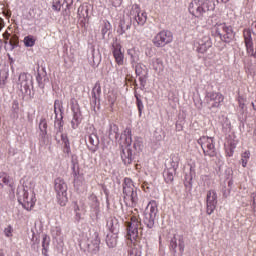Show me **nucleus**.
<instances>
[{"mask_svg":"<svg viewBox=\"0 0 256 256\" xmlns=\"http://www.w3.org/2000/svg\"><path fill=\"white\" fill-rule=\"evenodd\" d=\"M126 226V239L129 247L127 256H141V248L133 242L139 238V229H141V218H139V215H132L130 222H126Z\"/></svg>","mask_w":256,"mask_h":256,"instance_id":"f257e3e1","label":"nucleus"},{"mask_svg":"<svg viewBox=\"0 0 256 256\" xmlns=\"http://www.w3.org/2000/svg\"><path fill=\"white\" fill-rule=\"evenodd\" d=\"M215 9V4L211 0H192L188 6V11L195 19H205L209 13Z\"/></svg>","mask_w":256,"mask_h":256,"instance_id":"f03ea898","label":"nucleus"},{"mask_svg":"<svg viewBox=\"0 0 256 256\" xmlns=\"http://www.w3.org/2000/svg\"><path fill=\"white\" fill-rule=\"evenodd\" d=\"M212 37L220 38V41L224 43H231L235 34L233 33V27L227 25L225 22H217L210 28Z\"/></svg>","mask_w":256,"mask_h":256,"instance_id":"7ed1b4c3","label":"nucleus"},{"mask_svg":"<svg viewBox=\"0 0 256 256\" xmlns=\"http://www.w3.org/2000/svg\"><path fill=\"white\" fill-rule=\"evenodd\" d=\"M122 197L127 207L137 206L139 196L137 195V188H135V184L131 178H124Z\"/></svg>","mask_w":256,"mask_h":256,"instance_id":"20e7f679","label":"nucleus"},{"mask_svg":"<svg viewBox=\"0 0 256 256\" xmlns=\"http://www.w3.org/2000/svg\"><path fill=\"white\" fill-rule=\"evenodd\" d=\"M18 201L26 209V211H31L35 204L37 203V195L33 188L25 187L22 191L18 192Z\"/></svg>","mask_w":256,"mask_h":256,"instance_id":"39448f33","label":"nucleus"},{"mask_svg":"<svg viewBox=\"0 0 256 256\" xmlns=\"http://www.w3.org/2000/svg\"><path fill=\"white\" fill-rule=\"evenodd\" d=\"M67 183L63 178H56L54 182V191L56 193V201L60 207H65L69 203V197L67 196Z\"/></svg>","mask_w":256,"mask_h":256,"instance_id":"423d86ee","label":"nucleus"},{"mask_svg":"<svg viewBox=\"0 0 256 256\" xmlns=\"http://www.w3.org/2000/svg\"><path fill=\"white\" fill-rule=\"evenodd\" d=\"M204 101L208 106V109H219L225 101V96L221 92L210 91L206 92Z\"/></svg>","mask_w":256,"mask_h":256,"instance_id":"0eeeda50","label":"nucleus"},{"mask_svg":"<svg viewBox=\"0 0 256 256\" xmlns=\"http://www.w3.org/2000/svg\"><path fill=\"white\" fill-rule=\"evenodd\" d=\"M198 145L201 146L206 157H215V155H217V151L215 150V141L213 138L202 136L198 139Z\"/></svg>","mask_w":256,"mask_h":256,"instance_id":"6e6552de","label":"nucleus"},{"mask_svg":"<svg viewBox=\"0 0 256 256\" xmlns=\"http://www.w3.org/2000/svg\"><path fill=\"white\" fill-rule=\"evenodd\" d=\"M173 42V34L168 30H162L159 33H157L152 43L154 47H165V45H169V43Z\"/></svg>","mask_w":256,"mask_h":256,"instance_id":"1a4fd4ad","label":"nucleus"},{"mask_svg":"<svg viewBox=\"0 0 256 256\" xmlns=\"http://www.w3.org/2000/svg\"><path fill=\"white\" fill-rule=\"evenodd\" d=\"M194 47L197 53H201L202 55L207 53V51H209V49L213 47V42L211 41V37L207 35L199 37L194 42Z\"/></svg>","mask_w":256,"mask_h":256,"instance_id":"9d476101","label":"nucleus"},{"mask_svg":"<svg viewBox=\"0 0 256 256\" xmlns=\"http://www.w3.org/2000/svg\"><path fill=\"white\" fill-rule=\"evenodd\" d=\"M217 191L211 189L206 193V213L207 215H213L215 209H217Z\"/></svg>","mask_w":256,"mask_h":256,"instance_id":"9b49d317","label":"nucleus"},{"mask_svg":"<svg viewBox=\"0 0 256 256\" xmlns=\"http://www.w3.org/2000/svg\"><path fill=\"white\" fill-rule=\"evenodd\" d=\"M130 16L132 19H134V21H136L137 25L143 26L145 23H147V12L142 11L138 4L132 6Z\"/></svg>","mask_w":256,"mask_h":256,"instance_id":"f8f14e48","label":"nucleus"},{"mask_svg":"<svg viewBox=\"0 0 256 256\" xmlns=\"http://www.w3.org/2000/svg\"><path fill=\"white\" fill-rule=\"evenodd\" d=\"M108 227L110 229V233L106 236V244L110 249L117 247V239L119 236L117 235V229H119V224L113 225V221L108 223Z\"/></svg>","mask_w":256,"mask_h":256,"instance_id":"ddd939ff","label":"nucleus"},{"mask_svg":"<svg viewBox=\"0 0 256 256\" xmlns=\"http://www.w3.org/2000/svg\"><path fill=\"white\" fill-rule=\"evenodd\" d=\"M112 55L114 57L116 65H118L119 67L125 65V51H123V46H121V44H112Z\"/></svg>","mask_w":256,"mask_h":256,"instance_id":"4468645a","label":"nucleus"},{"mask_svg":"<svg viewBox=\"0 0 256 256\" xmlns=\"http://www.w3.org/2000/svg\"><path fill=\"white\" fill-rule=\"evenodd\" d=\"M152 69L157 73V75H161L163 71H165V64L163 63L162 58H153L151 61Z\"/></svg>","mask_w":256,"mask_h":256,"instance_id":"2eb2a0df","label":"nucleus"},{"mask_svg":"<svg viewBox=\"0 0 256 256\" xmlns=\"http://www.w3.org/2000/svg\"><path fill=\"white\" fill-rule=\"evenodd\" d=\"M244 43L246 47V53H251L253 47V36L249 29H244L243 31Z\"/></svg>","mask_w":256,"mask_h":256,"instance_id":"dca6fc26","label":"nucleus"},{"mask_svg":"<svg viewBox=\"0 0 256 256\" xmlns=\"http://www.w3.org/2000/svg\"><path fill=\"white\" fill-rule=\"evenodd\" d=\"M87 141H88V144H87L88 149L92 151V153H95V151H97L99 147V137H97V135L95 134H90L88 135Z\"/></svg>","mask_w":256,"mask_h":256,"instance_id":"f3484780","label":"nucleus"},{"mask_svg":"<svg viewBox=\"0 0 256 256\" xmlns=\"http://www.w3.org/2000/svg\"><path fill=\"white\" fill-rule=\"evenodd\" d=\"M121 159L124 165H131L133 163V151L131 148H124L122 150Z\"/></svg>","mask_w":256,"mask_h":256,"instance_id":"a211bd4d","label":"nucleus"},{"mask_svg":"<svg viewBox=\"0 0 256 256\" xmlns=\"http://www.w3.org/2000/svg\"><path fill=\"white\" fill-rule=\"evenodd\" d=\"M165 183H172L175 179V168H167L163 173Z\"/></svg>","mask_w":256,"mask_h":256,"instance_id":"6ab92c4d","label":"nucleus"},{"mask_svg":"<svg viewBox=\"0 0 256 256\" xmlns=\"http://www.w3.org/2000/svg\"><path fill=\"white\" fill-rule=\"evenodd\" d=\"M159 204L157 203V201L155 200H151L148 205H147V209H149V214L148 215H152V217H157V213H159Z\"/></svg>","mask_w":256,"mask_h":256,"instance_id":"aec40b11","label":"nucleus"},{"mask_svg":"<svg viewBox=\"0 0 256 256\" xmlns=\"http://www.w3.org/2000/svg\"><path fill=\"white\" fill-rule=\"evenodd\" d=\"M71 170H72V176L74 177V185L77 183V180L79 179L80 175V169H79V162L73 160L71 163Z\"/></svg>","mask_w":256,"mask_h":256,"instance_id":"412c9836","label":"nucleus"},{"mask_svg":"<svg viewBox=\"0 0 256 256\" xmlns=\"http://www.w3.org/2000/svg\"><path fill=\"white\" fill-rule=\"evenodd\" d=\"M61 141L64 145L63 152L69 155V153H71V144L69 143V138L67 137V134L61 135Z\"/></svg>","mask_w":256,"mask_h":256,"instance_id":"4be33fe9","label":"nucleus"},{"mask_svg":"<svg viewBox=\"0 0 256 256\" xmlns=\"http://www.w3.org/2000/svg\"><path fill=\"white\" fill-rule=\"evenodd\" d=\"M29 77L27 76V73L23 72L19 75L18 83L21 85V87H24V89H27L29 87Z\"/></svg>","mask_w":256,"mask_h":256,"instance_id":"5701e85b","label":"nucleus"},{"mask_svg":"<svg viewBox=\"0 0 256 256\" xmlns=\"http://www.w3.org/2000/svg\"><path fill=\"white\" fill-rule=\"evenodd\" d=\"M92 97L97 101L101 97V82L97 81L92 89Z\"/></svg>","mask_w":256,"mask_h":256,"instance_id":"b1692460","label":"nucleus"},{"mask_svg":"<svg viewBox=\"0 0 256 256\" xmlns=\"http://www.w3.org/2000/svg\"><path fill=\"white\" fill-rule=\"evenodd\" d=\"M36 42H37V38L33 35L25 36L23 40L25 47H35Z\"/></svg>","mask_w":256,"mask_h":256,"instance_id":"393cba45","label":"nucleus"},{"mask_svg":"<svg viewBox=\"0 0 256 256\" xmlns=\"http://www.w3.org/2000/svg\"><path fill=\"white\" fill-rule=\"evenodd\" d=\"M157 216H153L151 214L146 215L144 219L145 225L148 227V229H153L155 227V219Z\"/></svg>","mask_w":256,"mask_h":256,"instance_id":"a878e982","label":"nucleus"},{"mask_svg":"<svg viewBox=\"0 0 256 256\" xmlns=\"http://www.w3.org/2000/svg\"><path fill=\"white\" fill-rule=\"evenodd\" d=\"M0 185L3 187V185H7L11 189H13V182H11V178L7 174H3L0 176Z\"/></svg>","mask_w":256,"mask_h":256,"instance_id":"bb28decb","label":"nucleus"},{"mask_svg":"<svg viewBox=\"0 0 256 256\" xmlns=\"http://www.w3.org/2000/svg\"><path fill=\"white\" fill-rule=\"evenodd\" d=\"M79 125H81V114L75 112L73 114V119L71 121V127H72V129H77V127H79Z\"/></svg>","mask_w":256,"mask_h":256,"instance_id":"cd10ccee","label":"nucleus"},{"mask_svg":"<svg viewBox=\"0 0 256 256\" xmlns=\"http://www.w3.org/2000/svg\"><path fill=\"white\" fill-rule=\"evenodd\" d=\"M78 17L85 19L89 17V9L83 5L79 6L78 8Z\"/></svg>","mask_w":256,"mask_h":256,"instance_id":"c85d7f7f","label":"nucleus"},{"mask_svg":"<svg viewBox=\"0 0 256 256\" xmlns=\"http://www.w3.org/2000/svg\"><path fill=\"white\" fill-rule=\"evenodd\" d=\"M7 79H9V74L7 72H0V89H5Z\"/></svg>","mask_w":256,"mask_h":256,"instance_id":"c756f323","label":"nucleus"},{"mask_svg":"<svg viewBox=\"0 0 256 256\" xmlns=\"http://www.w3.org/2000/svg\"><path fill=\"white\" fill-rule=\"evenodd\" d=\"M111 28H112L111 22L105 20L101 28V34L103 35V37H105V35H107L109 31H111Z\"/></svg>","mask_w":256,"mask_h":256,"instance_id":"7c9ffc66","label":"nucleus"},{"mask_svg":"<svg viewBox=\"0 0 256 256\" xmlns=\"http://www.w3.org/2000/svg\"><path fill=\"white\" fill-rule=\"evenodd\" d=\"M107 101L110 104V107H113V105H115V102L117 101V92H109L107 96Z\"/></svg>","mask_w":256,"mask_h":256,"instance_id":"2f4dec72","label":"nucleus"},{"mask_svg":"<svg viewBox=\"0 0 256 256\" xmlns=\"http://www.w3.org/2000/svg\"><path fill=\"white\" fill-rule=\"evenodd\" d=\"M250 157H251V152H249V150L242 153L241 155L242 167H247V163H249Z\"/></svg>","mask_w":256,"mask_h":256,"instance_id":"473e14b6","label":"nucleus"},{"mask_svg":"<svg viewBox=\"0 0 256 256\" xmlns=\"http://www.w3.org/2000/svg\"><path fill=\"white\" fill-rule=\"evenodd\" d=\"M51 233L54 239H58V237H61V235H63V230L61 229V226H56L52 229Z\"/></svg>","mask_w":256,"mask_h":256,"instance_id":"72a5a7b5","label":"nucleus"},{"mask_svg":"<svg viewBox=\"0 0 256 256\" xmlns=\"http://www.w3.org/2000/svg\"><path fill=\"white\" fill-rule=\"evenodd\" d=\"M9 44L11 45L12 49H15V47H18V45H19V36H17L16 34H13L10 37Z\"/></svg>","mask_w":256,"mask_h":256,"instance_id":"f704fd0d","label":"nucleus"},{"mask_svg":"<svg viewBox=\"0 0 256 256\" xmlns=\"http://www.w3.org/2000/svg\"><path fill=\"white\" fill-rule=\"evenodd\" d=\"M87 249L90 253H97L99 251V240H95L93 245L88 244Z\"/></svg>","mask_w":256,"mask_h":256,"instance_id":"c9c22d12","label":"nucleus"},{"mask_svg":"<svg viewBox=\"0 0 256 256\" xmlns=\"http://www.w3.org/2000/svg\"><path fill=\"white\" fill-rule=\"evenodd\" d=\"M39 129L44 134L47 135V120L41 119L39 123Z\"/></svg>","mask_w":256,"mask_h":256,"instance_id":"e433bc0d","label":"nucleus"},{"mask_svg":"<svg viewBox=\"0 0 256 256\" xmlns=\"http://www.w3.org/2000/svg\"><path fill=\"white\" fill-rule=\"evenodd\" d=\"M135 97H136V104H137L138 111H139V117H141V115L143 113V109H144L143 101L141 99H139V96H137V94H135Z\"/></svg>","mask_w":256,"mask_h":256,"instance_id":"4c0bfd02","label":"nucleus"},{"mask_svg":"<svg viewBox=\"0 0 256 256\" xmlns=\"http://www.w3.org/2000/svg\"><path fill=\"white\" fill-rule=\"evenodd\" d=\"M170 249L174 253H177V236H174L170 241Z\"/></svg>","mask_w":256,"mask_h":256,"instance_id":"58836bf2","label":"nucleus"},{"mask_svg":"<svg viewBox=\"0 0 256 256\" xmlns=\"http://www.w3.org/2000/svg\"><path fill=\"white\" fill-rule=\"evenodd\" d=\"M178 247L180 253H183V251H185V241L183 240V236H180L178 239Z\"/></svg>","mask_w":256,"mask_h":256,"instance_id":"ea45409f","label":"nucleus"},{"mask_svg":"<svg viewBox=\"0 0 256 256\" xmlns=\"http://www.w3.org/2000/svg\"><path fill=\"white\" fill-rule=\"evenodd\" d=\"M145 66H143V64H137L135 71H136V75H143V73H145V68H143Z\"/></svg>","mask_w":256,"mask_h":256,"instance_id":"a19ab883","label":"nucleus"},{"mask_svg":"<svg viewBox=\"0 0 256 256\" xmlns=\"http://www.w3.org/2000/svg\"><path fill=\"white\" fill-rule=\"evenodd\" d=\"M4 235L5 237H13V227L11 225L4 229Z\"/></svg>","mask_w":256,"mask_h":256,"instance_id":"79ce46f5","label":"nucleus"},{"mask_svg":"<svg viewBox=\"0 0 256 256\" xmlns=\"http://www.w3.org/2000/svg\"><path fill=\"white\" fill-rule=\"evenodd\" d=\"M123 25H125V21L121 20V21H120V24H119V26H118V29H117L118 35H124V33H125V28H123Z\"/></svg>","mask_w":256,"mask_h":256,"instance_id":"37998d69","label":"nucleus"},{"mask_svg":"<svg viewBox=\"0 0 256 256\" xmlns=\"http://www.w3.org/2000/svg\"><path fill=\"white\" fill-rule=\"evenodd\" d=\"M53 11H61V1L57 0L52 4Z\"/></svg>","mask_w":256,"mask_h":256,"instance_id":"c03bdc74","label":"nucleus"},{"mask_svg":"<svg viewBox=\"0 0 256 256\" xmlns=\"http://www.w3.org/2000/svg\"><path fill=\"white\" fill-rule=\"evenodd\" d=\"M89 201H91L93 203V205H99V200L97 199V195L95 194H91L89 196Z\"/></svg>","mask_w":256,"mask_h":256,"instance_id":"a18cd8bd","label":"nucleus"},{"mask_svg":"<svg viewBox=\"0 0 256 256\" xmlns=\"http://www.w3.org/2000/svg\"><path fill=\"white\" fill-rule=\"evenodd\" d=\"M238 105L240 109H245V98L243 96L238 97Z\"/></svg>","mask_w":256,"mask_h":256,"instance_id":"49530a36","label":"nucleus"},{"mask_svg":"<svg viewBox=\"0 0 256 256\" xmlns=\"http://www.w3.org/2000/svg\"><path fill=\"white\" fill-rule=\"evenodd\" d=\"M113 7H121L123 0H111Z\"/></svg>","mask_w":256,"mask_h":256,"instance_id":"de8ad7c7","label":"nucleus"},{"mask_svg":"<svg viewBox=\"0 0 256 256\" xmlns=\"http://www.w3.org/2000/svg\"><path fill=\"white\" fill-rule=\"evenodd\" d=\"M127 53L131 57V59H134L133 55L135 54V48L128 49Z\"/></svg>","mask_w":256,"mask_h":256,"instance_id":"09e8293b","label":"nucleus"},{"mask_svg":"<svg viewBox=\"0 0 256 256\" xmlns=\"http://www.w3.org/2000/svg\"><path fill=\"white\" fill-rule=\"evenodd\" d=\"M61 107V102L59 100H55L54 102V111H57Z\"/></svg>","mask_w":256,"mask_h":256,"instance_id":"8fccbe9b","label":"nucleus"},{"mask_svg":"<svg viewBox=\"0 0 256 256\" xmlns=\"http://www.w3.org/2000/svg\"><path fill=\"white\" fill-rule=\"evenodd\" d=\"M3 38L7 42V41H9V39L11 40V34H9V32H5L3 34Z\"/></svg>","mask_w":256,"mask_h":256,"instance_id":"3c124183","label":"nucleus"},{"mask_svg":"<svg viewBox=\"0 0 256 256\" xmlns=\"http://www.w3.org/2000/svg\"><path fill=\"white\" fill-rule=\"evenodd\" d=\"M64 3L66 4V9H69L73 5V0H64Z\"/></svg>","mask_w":256,"mask_h":256,"instance_id":"603ef678","label":"nucleus"},{"mask_svg":"<svg viewBox=\"0 0 256 256\" xmlns=\"http://www.w3.org/2000/svg\"><path fill=\"white\" fill-rule=\"evenodd\" d=\"M142 142H134V149H141Z\"/></svg>","mask_w":256,"mask_h":256,"instance_id":"864d4df0","label":"nucleus"},{"mask_svg":"<svg viewBox=\"0 0 256 256\" xmlns=\"http://www.w3.org/2000/svg\"><path fill=\"white\" fill-rule=\"evenodd\" d=\"M3 27H5V20H3V18H0V31L3 30Z\"/></svg>","mask_w":256,"mask_h":256,"instance_id":"5fc2aeb1","label":"nucleus"},{"mask_svg":"<svg viewBox=\"0 0 256 256\" xmlns=\"http://www.w3.org/2000/svg\"><path fill=\"white\" fill-rule=\"evenodd\" d=\"M139 81H140L142 87H145V84H144L145 79L143 77H139Z\"/></svg>","mask_w":256,"mask_h":256,"instance_id":"6e6d98bb","label":"nucleus"},{"mask_svg":"<svg viewBox=\"0 0 256 256\" xmlns=\"http://www.w3.org/2000/svg\"><path fill=\"white\" fill-rule=\"evenodd\" d=\"M229 0H217L218 3H227Z\"/></svg>","mask_w":256,"mask_h":256,"instance_id":"4d7b16f0","label":"nucleus"},{"mask_svg":"<svg viewBox=\"0 0 256 256\" xmlns=\"http://www.w3.org/2000/svg\"><path fill=\"white\" fill-rule=\"evenodd\" d=\"M42 247H43V249L45 250V238H44V240H43V242H42Z\"/></svg>","mask_w":256,"mask_h":256,"instance_id":"13d9d810","label":"nucleus"},{"mask_svg":"<svg viewBox=\"0 0 256 256\" xmlns=\"http://www.w3.org/2000/svg\"><path fill=\"white\" fill-rule=\"evenodd\" d=\"M0 256H5V253L3 252V250H0Z\"/></svg>","mask_w":256,"mask_h":256,"instance_id":"bf43d9fd","label":"nucleus"},{"mask_svg":"<svg viewBox=\"0 0 256 256\" xmlns=\"http://www.w3.org/2000/svg\"><path fill=\"white\" fill-rule=\"evenodd\" d=\"M229 157H233V152H230Z\"/></svg>","mask_w":256,"mask_h":256,"instance_id":"052dcab7","label":"nucleus"},{"mask_svg":"<svg viewBox=\"0 0 256 256\" xmlns=\"http://www.w3.org/2000/svg\"><path fill=\"white\" fill-rule=\"evenodd\" d=\"M128 135H131V130H128Z\"/></svg>","mask_w":256,"mask_h":256,"instance_id":"680f3d73","label":"nucleus"}]
</instances>
